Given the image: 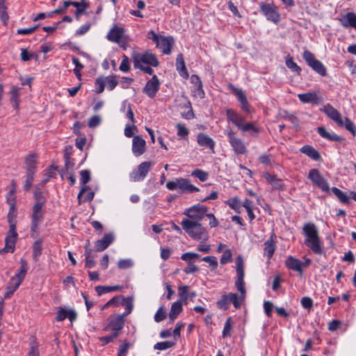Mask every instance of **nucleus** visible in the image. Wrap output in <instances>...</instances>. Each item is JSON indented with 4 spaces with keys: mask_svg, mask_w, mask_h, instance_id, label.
I'll list each match as a JSON object with an SVG mask.
<instances>
[{
    "mask_svg": "<svg viewBox=\"0 0 356 356\" xmlns=\"http://www.w3.org/2000/svg\"><path fill=\"white\" fill-rule=\"evenodd\" d=\"M302 233L305 236V245L316 254H322L323 243L319 236L317 227L312 222L303 225Z\"/></svg>",
    "mask_w": 356,
    "mask_h": 356,
    "instance_id": "obj_1",
    "label": "nucleus"
},
{
    "mask_svg": "<svg viewBox=\"0 0 356 356\" xmlns=\"http://www.w3.org/2000/svg\"><path fill=\"white\" fill-rule=\"evenodd\" d=\"M17 210L15 206H10L8 214V221L10 225L9 232L6 237L5 247L0 250V253L13 252L17 237L16 232Z\"/></svg>",
    "mask_w": 356,
    "mask_h": 356,
    "instance_id": "obj_2",
    "label": "nucleus"
},
{
    "mask_svg": "<svg viewBox=\"0 0 356 356\" xmlns=\"http://www.w3.org/2000/svg\"><path fill=\"white\" fill-rule=\"evenodd\" d=\"M181 225L190 237L196 241H204L209 238V233L200 222L184 219Z\"/></svg>",
    "mask_w": 356,
    "mask_h": 356,
    "instance_id": "obj_3",
    "label": "nucleus"
},
{
    "mask_svg": "<svg viewBox=\"0 0 356 356\" xmlns=\"http://www.w3.org/2000/svg\"><path fill=\"white\" fill-rule=\"evenodd\" d=\"M132 58L134 67H142L145 65L156 67L159 63L156 56L149 51H134L132 54Z\"/></svg>",
    "mask_w": 356,
    "mask_h": 356,
    "instance_id": "obj_4",
    "label": "nucleus"
},
{
    "mask_svg": "<svg viewBox=\"0 0 356 356\" xmlns=\"http://www.w3.org/2000/svg\"><path fill=\"white\" fill-rule=\"evenodd\" d=\"M166 188L170 191H178L180 193H193L199 191V188L190 183L188 179L176 178L167 182Z\"/></svg>",
    "mask_w": 356,
    "mask_h": 356,
    "instance_id": "obj_5",
    "label": "nucleus"
},
{
    "mask_svg": "<svg viewBox=\"0 0 356 356\" xmlns=\"http://www.w3.org/2000/svg\"><path fill=\"white\" fill-rule=\"evenodd\" d=\"M106 38L108 40L117 43L122 47L121 43L127 42V37L124 33V29L122 26L113 25L107 33Z\"/></svg>",
    "mask_w": 356,
    "mask_h": 356,
    "instance_id": "obj_6",
    "label": "nucleus"
},
{
    "mask_svg": "<svg viewBox=\"0 0 356 356\" xmlns=\"http://www.w3.org/2000/svg\"><path fill=\"white\" fill-rule=\"evenodd\" d=\"M260 8L268 21L274 23H277L280 21V15L278 8L273 3H261L260 4Z\"/></svg>",
    "mask_w": 356,
    "mask_h": 356,
    "instance_id": "obj_7",
    "label": "nucleus"
},
{
    "mask_svg": "<svg viewBox=\"0 0 356 356\" xmlns=\"http://www.w3.org/2000/svg\"><path fill=\"white\" fill-rule=\"evenodd\" d=\"M153 163L150 161H144L141 163L137 169L130 173L129 177L132 181H141L144 180Z\"/></svg>",
    "mask_w": 356,
    "mask_h": 356,
    "instance_id": "obj_8",
    "label": "nucleus"
},
{
    "mask_svg": "<svg viewBox=\"0 0 356 356\" xmlns=\"http://www.w3.org/2000/svg\"><path fill=\"white\" fill-rule=\"evenodd\" d=\"M308 178L321 191H330V188L327 181L323 177L316 169H312L308 174Z\"/></svg>",
    "mask_w": 356,
    "mask_h": 356,
    "instance_id": "obj_9",
    "label": "nucleus"
},
{
    "mask_svg": "<svg viewBox=\"0 0 356 356\" xmlns=\"http://www.w3.org/2000/svg\"><path fill=\"white\" fill-rule=\"evenodd\" d=\"M207 212V208L204 206L195 205L186 209L184 214L186 215L189 220L200 222Z\"/></svg>",
    "mask_w": 356,
    "mask_h": 356,
    "instance_id": "obj_10",
    "label": "nucleus"
},
{
    "mask_svg": "<svg viewBox=\"0 0 356 356\" xmlns=\"http://www.w3.org/2000/svg\"><path fill=\"white\" fill-rule=\"evenodd\" d=\"M43 207L41 206V203H35L33 207V213L31 216L32 225L31 231L37 232L38 231V227L43 220L44 210Z\"/></svg>",
    "mask_w": 356,
    "mask_h": 356,
    "instance_id": "obj_11",
    "label": "nucleus"
},
{
    "mask_svg": "<svg viewBox=\"0 0 356 356\" xmlns=\"http://www.w3.org/2000/svg\"><path fill=\"white\" fill-rule=\"evenodd\" d=\"M229 142L236 154H243L246 152V146L242 139L236 137L233 131L227 132Z\"/></svg>",
    "mask_w": 356,
    "mask_h": 356,
    "instance_id": "obj_12",
    "label": "nucleus"
},
{
    "mask_svg": "<svg viewBox=\"0 0 356 356\" xmlns=\"http://www.w3.org/2000/svg\"><path fill=\"white\" fill-rule=\"evenodd\" d=\"M124 324V315H115L110 316L109 322L106 327L104 328V330H113L114 332H118L122 329L123 325Z\"/></svg>",
    "mask_w": 356,
    "mask_h": 356,
    "instance_id": "obj_13",
    "label": "nucleus"
},
{
    "mask_svg": "<svg viewBox=\"0 0 356 356\" xmlns=\"http://www.w3.org/2000/svg\"><path fill=\"white\" fill-rule=\"evenodd\" d=\"M132 152L135 156L143 154L146 149V142L140 136H135L132 140Z\"/></svg>",
    "mask_w": 356,
    "mask_h": 356,
    "instance_id": "obj_14",
    "label": "nucleus"
},
{
    "mask_svg": "<svg viewBox=\"0 0 356 356\" xmlns=\"http://www.w3.org/2000/svg\"><path fill=\"white\" fill-rule=\"evenodd\" d=\"M160 82L156 75L146 83L143 92L150 98L154 97L159 89Z\"/></svg>",
    "mask_w": 356,
    "mask_h": 356,
    "instance_id": "obj_15",
    "label": "nucleus"
},
{
    "mask_svg": "<svg viewBox=\"0 0 356 356\" xmlns=\"http://www.w3.org/2000/svg\"><path fill=\"white\" fill-rule=\"evenodd\" d=\"M337 125H343V117L340 113L330 104L325 105L321 109Z\"/></svg>",
    "mask_w": 356,
    "mask_h": 356,
    "instance_id": "obj_16",
    "label": "nucleus"
},
{
    "mask_svg": "<svg viewBox=\"0 0 356 356\" xmlns=\"http://www.w3.org/2000/svg\"><path fill=\"white\" fill-rule=\"evenodd\" d=\"M298 98L303 104H318L321 101L318 92L316 90L298 94Z\"/></svg>",
    "mask_w": 356,
    "mask_h": 356,
    "instance_id": "obj_17",
    "label": "nucleus"
},
{
    "mask_svg": "<svg viewBox=\"0 0 356 356\" xmlns=\"http://www.w3.org/2000/svg\"><path fill=\"white\" fill-rule=\"evenodd\" d=\"M174 44V40L171 37L161 36L159 39L156 46L165 54H170L171 52V47Z\"/></svg>",
    "mask_w": 356,
    "mask_h": 356,
    "instance_id": "obj_18",
    "label": "nucleus"
},
{
    "mask_svg": "<svg viewBox=\"0 0 356 356\" xmlns=\"http://www.w3.org/2000/svg\"><path fill=\"white\" fill-rule=\"evenodd\" d=\"M229 88L236 96L237 99L240 102L241 108L246 112H250V106L248 103L245 95L242 89L236 88L232 85L229 86Z\"/></svg>",
    "mask_w": 356,
    "mask_h": 356,
    "instance_id": "obj_19",
    "label": "nucleus"
},
{
    "mask_svg": "<svg viewBox=\"0 0 356 356\" xmlns=\"http://www.w3.org/2000/svg\"><path fill=\"white\" fill-rule=\"evenodd\" d=\"M341 25L345 28L353 27L356 30V14L347 13L339 18Z\"/></svg>",
    "mask_w": 356,
    "mask_h": 356,
    "instance_id": "obj_20",
    "label": "nucleus"
},
{
    "mask_svg": "<svg viewBox=\"0 0 356 356\" xmlns=\"http://www.w3.org/2000/svg\"><path fill=\"white\" fill-rule=\"evenodd\" d=\"M113 241V234L111 233L107 234L102 238L96 241L95 248L98 252L103 251L106 249Z\"/></svg>",
    "mask_w": 356,
    "mask_h": 356,
    "instance_id": "obj_21",
    "label": "nucleus"
},
{
    "mask_svg": "<svg viewBox=\"0 0 356 356\" xmlns=\"http://www.w3.org/2000/svg\"><path fill=\"white\" fill-rule=\"evenodd\" d=\"M81 179L80 182L82 184L81 191L78 195V200L79 204L81 203V196L89 190V186L86 184L90 180V172L89 170H81Z\"/></svg>",
    "mask_w": 356,
    "mask_h": 356,
    "instance_id": "obj_22",
    "label": "nucleus"
},
{
    "mask_svg": "<svg viewBox=\"0 0 356 356\" xmlns=\"http://www.w3.org/2000/svg\"><path fill=\"white\" fill-rule=\"evenodd\" d=\"M197 142L200 146L202 147L209 148L211 150H212V152H213L215 142L208 135L204 133H200L197 136Z\"/></svg>",
    "mask_w": 356,
    "mask_h": 356,
    "instance_id": "obj_23",
    "label": "nucleus"
},
{
    "mask_svg": "<svg viewBox=\"0 0 356 356\" xmlns=\"http://www.w3.org/2000/svg\"><path fill=\"white\" fill-rule=\"evenodd\" d=\"M226 115L227 120L232 122L238 129L240 128L241 124L244 121V118L232 109H227L226 111Z\"/></svg>",
    "mask_w": 356,
    "mask_h": 356,
    "instance_id": "obj_24",
    "label": "nucleus"
},
{
    "mask_svg": "<svg viewBox=\"0 0 356 356\" xmlns=\"http://www.w3.org/2000/svg\"><path fill=\"white\" fill-rule=\"evenodd\" d=\"M285 264L289 269L299 273H302V268L304 265L301 261L293 257H289Z\"/></svg>",
    "mask_w": 356,
    "mask_h": 356,
    "instance_id": "obj_25",
    "label": "nucleus"
},
{
    "mask_svg": "<svg viewBox=\"0 0 356 356\" xmlns=\"http://www.w3.org/2000/svg\"><path fill=\"white\" fill-rule=\"evenodd\" d=\"M20 284L21 283L19 282V281H17L16 277H11L6 288L4 298H10L13 295L15 291L18 289Z\"/></svg>",
    "mask_w": 356,
    "mask_h": 356,
    "instance_id": "obj_26",
    "label": "nucleus"
},
{
    "mask_svg": "<svg viewBox=\"0 0 356 356\" xmlns=\"http://www.w3.org/2000/svg\"><path fill=\"white\" fill-rule=\"evenodd\" d=\"M176 67L180 76H181L184 79H187L188 77V73L185 66L184 58L181 54H178L177 56Z\"/></svg>",
    "mask_w": 356,
    "mask_h": 356,
    "instance_id": "obj_27",
    "label": "nucleus"
},
{
    "mask_svg": "<svg viewBox=\"0 0 356 356\" xmlns=\"http://www.w3.org/2000/svg\"><path fill=\"white\" fill-rule=\"evenodd\" d=\"M317 131L322 138H326L330 141H341L342 140L339 136L334 132L327 131L323 127H318Z\"/></svg>",
    "mask_w": 356,
    "mask_h": 356,
    "instance_id": "obj_28",
    "label": "nucleus"
},
{
    "mask_svg": "<svg viewBox=\"0 0 356 356\" xmlns=\"http://www.w3.org/2000/svg\"><path fill=\"white\" fill-rule=\"evenodd\" d=\"M241 294L238 295L236 293H230L228 295L229 303L232 302L235 308H239L245 297V289H244V292H240Z\"/></svg>",
    "mask_w": 356,
    "mask_h": 356,
    "instance_id": "obj_29",
    "label": "nucleus"
},
{
    "mask_svg": "<svg viewBox=\"0 0 356 356\" xmlns=\"http://www.w3.org/2000/svg\"><path fill=\"white\" fill-rule=\"evenodd\" d=\"M38 155L36 154H30L25 159L26 172H34L36 168Z\"/></svg>",
    "mask_w": 356,
    "mask_h": 356,
    "instance_id": "obj_30",
    "label": "nucleus"
},
{
    "mask_svg": "<svg viewBox=\"0 0 356 356\" xmlns=\"http://www.w3.org/2000/svg\"><path fill=\"white\" fill-rule=\"evenodd\" d=\"M184 302L181 301H177L174 302L170 309V312L169 314V317L172 321H174V320L177 317V316L182 311V305Z\"/></svg>",
    "mask_w": 356,
    "mask_h": 356,
    "instance_id": "obj_31",
    "label": "nucleus"
},
{
    "mask_svg": "<svg viewBox=\"0 0 356 356\" xmlns=\"http://www.w3.org/2000/svg\"><path fill=\"white\" fill-rule=\"evenodd\" d=\"M275 250V245L273 241V236H271L264 243V255L266 256L268 259L273 257Z\"/></svg>",
    "mask_w": 356,
    "mask_h": 356,
    "instance_id": "obj_32",
    "label": "nucleus"
},
{
    "mask_svg": "<svg viewBox=\"0 0 356 356\" xmlns=\"http://www.w3.org/2000/svg\"><path fill=\"white\" fill-rule=\"evenodd\" d=\"M236 280L235 282V285L238 291L243 293L244 292V269H236Z\"/></svg>",
    "mask_w": 356,
    "mask_h": 356,
    "instance_id": "obj_33",
    "label": "nucleus"
},
{
    "mask_svg": "<svg viewBox=\"0 0 356 356\" xmlns=\"http://www.w3.org/2000/svg\"><path fill=\"white\" fill-rule=\"evenodd\" d=\"M300 152L314 160H318L320 158L319 153L312 146L305 145L301 147Z\"/></svg>",
    "mask_w": 356,
    "mask_h": 356,
    "instance_id": "obj_34",
    "label": "nucleus"
},
{
    "mask_svg": "<svg viewBox=\"0 0 356 356\" xmlns=\"http://www.w3.org/2000/svg\"><path fill=\"white\" fill-rule=\"evenodd\" d=\"M264 177L267 180V181H268L275 188H282V181L276 177L275 176L266 173L265 174Z\"/></svg>",
    "mask_w": 356,
    "mask_h": 356,
    "instance_id": "obj_35",
    "label": "nucleus"
},
{
    "mask_svg": "<svg viewBox=\"0 0 356 356\" xmlns=\"http://www.w3.org/2000/svg\"><path fill=\"white\" fill-rule=\"evenodd\" d=\"M226 204L236 212L240 213L241 211V202L238 197H234L227 200Z\"/></svg>",
    "mask_w": 356,
    "mask_h": 356,
    "instance_id": "obj_36",
    "label": "nucleus"
},
{
    "mask_svg": "<svg viewBox=\"0 0 356 356\" xmlns=\"http://www.w3.org/2000/svg\"><path fill=\"white\" fill-rule=\"evenodd\" d=\"M20 88L13 86L10 89L11 101L13 103L15 108L17 109L19 107V96H20Z\"/></svg>",
    "mask_w": 356,
    "mask_h": 356,
    "instance_id": "obj_37",
    "label": "nucleus"
},
{
    "mask_svg": "<svg viewBox=\"0 0 356 356\" xmlns=\"http://www.w3.org/2000/svg\"><path fill=\"white\" fill-rule=\"evenodd\" d=\"M310 67L318 74L321 76H325L326 74V69L323 64L318 60L316 59L314 63H312Z\"/></svg>",
    "mask_w": 356,
    "mask_h": 356,
    "instance_id": "obj_38",
    "label": "nucleus"
},
{
    "mask_svg": "<svg viewBox=\"0 0 356 356\" xmlns=\"http://www.w3.org/2000/svg\"><path fill=\"white\" fill-rule=\"evenodd\" d=\"M330 190L342 203L348 204L349 202V197L346 193L336 187H332Z\"/></svg>",
    "mask_w": 356,
    "mask_h": 356,
    "instance_id": "obj_39",
    "label": "nucleus"
},
{
    "mask_svg": "<svg viewBox=\"0 0 356 356\" xmlns=\"http://www.w3.org/2000/svg\"><path fill=\"white\" fill-rule=\"evenodd\" d=\"M20 264H21L20 269H19V272L13 277H16L17 281H19V282L21 283L26 275V273L27 271V267H26L27 264H26V262L25 261V260H24V259H21Z\"/></svg>",
    "mask_w": 356,
    "mask_h": 356,
    "instance_id": "obj_40",
    "label": "nucleus"
},
{
    "mask_svg": "<svg viewBox=\"0 0 356 356\" xmlns=\"http://www.w3.org/2000/svg\"><path fill=\"white\" fill-rule=\"evenodd\" d=\"M122 289V286L119 285L116 286H98L95 288V290L97 293L99 295H102L103 293H109L114 291H118Z\"/></svg>",
    "mask_w": 356,
    "mask_h": 356,
    "instance_id": "obj_41",
    "label": "nucleus"
},
{
    "mask_svg": "<svg viewBox=\"0 0 356 356\" xmlns=\"http://www.w3.org/2000/svg\"><path fill=\"white\" fill-rule=\"evenodd\" d=\"M199 257L200 255L198 254L191 252L184 253L181 256V259L187 262V264H193Z\"/></svg>",
    "mask_w": 356,
    "mask_h": 356,
    "instance_id": "obj_42",
    "label": "nucleus"
},
{
    "mask_svg": "<svg viewBox=\"0 0 356 356\" xmlns=\"http://www.w3.org/2000/svg\"><path fill=\"white\" fill-rule=\"evenodd\" d=\"M339 127H344L348 130L354 136L356 135V129L354 123L348 118H343V125Z\"/></svg>",
    "mask_w": 356,
    "mask_h": 356,
    "instance_id": "obj_43",
    "label": "nucleus"
},
{
    "mask_svg": "<svg viewBox=\"0 0 356 356\" xmlns=\"http://www.w3.org/2000/svg\"><path fill=\"white\" fill-rule=\"evenodd\" d=\"M178 294L181 298V300L184 304H187V300L188 299V287L187 286H180L178 288Z\"/></svg>",
    "mask_w": 356,
    "mask_h": 356,
    "instance_id": "obj_44",
    "label": "nucleus"
},
{
    "mask_svg": "<svg viewBox=\"0 0 356 356\" xmlns=\"http://www.w3.org/2000/svg\"><path fill=\"white\" fill-rule=\"evenodd\" d=\"M0 17L3 24H6L8 20V15L5 0H0Z\"/></svg>",
    "mask_w": 356,
    "mask_h": 356,
    "instance_id": "obj_45",
    "label": "nucleus"
},
{
    "mask_svg": "<svg viewBox=\"0 0 356 356\" xmlns=\"http://www.w3.org/2000/svg\"><path fill=\"white\" fill-rule=\"evenodd\" d=\"M232 322L231 318H228L225 323L224 328L222 330V337L227 338L231 337L232 330Z\"/></svg>",
    "mask_w": 356,
    "mask_h": 356,
    "instance_id": "obj_46",
    "label": "nucleus"
},
{
    "mask_svg": "<svg viewBox=\"0 0 356 356\" xmlns=\"http://www.w3.org/2000/svg\"><path fill=\"white\" fill-rule=\"evenodd\" d=\"M232 250L229 248H226L223 251V254L220 258V264L225 265L227 263H229L232 261Z\"/></svg>",
    "mask_w": 356,
    "mask_h": 356,
    "instance_id": "obj_47",
    "label": "nucleus"
},
{
    "mask_svg": "<svg viewBox=\"0 0 356 356\" xmlns=\"http://www.w3.org/2000/svg\"><path fill=\"white\" fill-rule=\"evenodd\" d=\"M286 65L289 69L292 72H296L297 74H299L301 71V68L293 61L292 58L286 59Z\"/></svg>",
    "mask_w": 356,
    "mask_h": 356,
    "instance_id": "obj_48",
    "label": "nucleus"
},
{
    "mask_svg": "<svg viewBox=\"0 0 356 356\" xmlns=\"http://www.w3.org/2000/svg\"><path fill=\"white\" fill-rule=\"evenodd\" d=\"M229 305V296L227 294L222 296L220 300L217 302V305L220 309L226 310L228 309Z\"/></svg>",
    "mask_w": 356,
    "mask_h": 356,
    "instance_id": "obj_49",
    "label": "nucleus"
},
{
    "mask_svg": "<svg viewBox=\"0 0 356 356\" xmlns=\"http://www.w3.org/2000/svg\"><path fill=\"white\" fill-rule=\"evenodd\" d=\"M134 266V262L131 259H120L118 262V267L120 269L130 268Z\"/></svg>",
    "mask_w": 356,
    "mask_h": 356,
    "instance_id": "obj_50",
    "label": "nucleus"
},
{
    "mask_svg": "<svg viewBox=\"0 0 356 356\" xmlns=\"http://www.w3.org/2000/svg\"><path fill=\"white\" fill-rule=\"evenodd\" d=\"M191 175L199 179L201 181H204L208 179V173L200 169L193 171Z\"/></svg>",
    "mask_w": 356,
    "mask_h": 356,
    "instance_id": "obj_51",
    "label": "nucleus"
},
{
    "mask_svg": "<svg viewBox=\"0 0 356 356\" xmlns=\"http://www.w3.org/2000/svg\"><path fill=\"white\" fill-rule=\"evenodd\" d=\"M127 108V113H126V117L129 119L131 122L133 124H134L135 122V120H134V113L131 110V106L129 104H128L127 106V104L126 102H123V104L122 106V108H121V111H125V110Z\"/></svg>",
    "mask_w": 356,
    "mask_h": 356,
    "instance_id": "obj_52",
    "label": "nucleus"
},
{
    "mask_svg": "<svg viewBox=\"0 0 356 356\" xmlns=\"http://www.w3.org/2000/svg\"><path fill=\"white\" fill-rule=\"evenodd\" d=\"M174 345L175 343L171 341L159 342L154 346V348L156 350H163L172 347Z\"/></svg>",
    "mask_w": 356,
    "mask_h": 356,
    "instance_id": "obj_53",
    "label": "nucleus"
},
{
    "mask_svg": "<svg viewBox=\"0 0 356 356\" xmlns=\"http://www.w3.org/2000/svg\"><path fill=\"white\" fill-rule=\"evenodd\" d=\"M106 86V81L104 78H97L95 81V90L97 93H101L104 91Z\"/></svg>",
    "mask_w": 356,
    "mask_h": 356,
    "instance_id": "obj_54",
    "label": "nucleus"
},
{
    "mask_svg": "<svg viewBox=\"0 0 356 356\" xmlns=\"http://www.w3.org/2000/svg\"><path fill=\"white\" fill-rule=\"evenodd\" d=\"M243 131H251L254 133H257L258 129L251 122H245L244 121L241 124V126L239 128Z\"/></svg>",
    "mask_w": 356,
    "mask_h": 356,
    "instance_id": "obj_55",
    "label": "nucleus"
},
{
    "mask_svg": "<svg viewBox=\"0 0 356 356\" xmlns=\"http://www.w3.org/2000/svg\"><path fill=\"white\" fill-rule=\"evenodd\" d=\"M193 95L195 97L202 99L204 97V92L202 89V84L197 86H193L192 89Z\"/></svg>",
    "mask_w": 356,
    "mask_h": 356,
    "instance_id": "obj_56",
    "label": "nucleus"
},
{
    "mask_svg": "<svg viewBox=\"0 0 356 356\" xmlns=\"http://www.w3.org/2000/svg\"><path fill=\"white\" fill-rule=\"evenodd\" d=\"M34 197L35 200V203H41V206H44L46 202L45 197L43 195L42 192L36 188L34 193Z\"/></svg>",
    "mask_w": 356,
    "mask_h": 356,
    "instance_id": "obj_57",
    "label": "nucleus"
},
{
    "mask_svg": "<svg viewBox=\"0 0 356 356\" xmlns=\"http://www.w3.org/2000/svg\"><path fill=\"white\" fill-rule=\"evenodd\" d=\"M7 202L10 206H15V186L13 184V188L8 193L7 196Z\"/></svg>",
    "mask_w": 356,
    "mask_h": 356,
    "instance_id": "obj_58",
    "label": "nucleus"
},
{
    "mask_svg": "<svg viewBox=\"0 0 356 356\" xmlns=\"http://www.w3.org/2000/svg\"><path fill=\"white\" fill-rule=\"evenodd\" d=\"M42 253V245L40 241L35 242L33 245V256L35 260H37Z\"/></svg>",
    "mask_w": 356,
    "mask_h": 356,
    "instance_id": "obj_59",
    "label": "nucleus"
},
{
    "mask_svg": "<svg viewBox=\"0 0 356 356\" xmlns=\"http://www.w3.org/2000/svg\"><path fill=\"white\" fill-rule=\"evenodd\" d=\"M302 56H303V58L305 60V61L309 66L316 60L314 55L311 51H309L308 50L304 51Z\"/></svg>",
    "mask_w": 356,
    "mask_h": 356,
    "instance_id": "obj_60",
    "label": "nucleus"
},
{
    "mask_svg": "<svg viewBox=\"0 0 356 356\" xmlns=\"http://www.w3.org/2000/svg\"><path fill=\"white\" fill-rule=\"evenodd\" d=\"M120 70L124 72H127L130 70L129 58L127 56H123V59L120 65Z\"/></svg>",
    "mask_w": 356,
    "mask_h": 356,
    "instance_id": "obj_61",
    "label": "nucleus"
},
{
    "mask_svg": "<svg viewBox=\"0 0 356 356\" xmlns=\"http://www.w3.org/2000/svg\"><path fill=\"white\" fill-rule=\"evenodd\" d=\"M106 86L109 90H112L118 85V81L115 77L105 78Z\"/></svg>",
    "mask_w": 356,
    "mask_h": 356,
    "instance_id": "obj_62",
    "label": "nucleus"
},
{
    "mask_svg": "<svg viewBox=\"0 0 356 356\" xmlns=\"http://www.w3.org/2000/svg\"><path fill=\"white\" fill-rule=\"evenodd\" d=\"M134 131H137V127L133 124H127L124 129V135L128 138L134 136Z\"/></svg>",
    "mask_w": 356,
    "mask_h": 356,
    "instance_id": "obj_63",
    "label": "nucleus"
},
{
    "mask_svg": "<svg viewBox=\"0 0 356 356\" xmlns=\"http://www.w3.org/2000/svg\"><path fill=\"white\" fill-rule=\"evenodd\" d=\"M165 312L163 308L161 307L157 310L156 313L155 314L154 321L156 322H161L165 318Z\"/></svg>",
    "mask_w": 356,
    "mask_h": 356,
    "instance_id": "obj_64",
    "label": "nucleus"
}]
</instances>
